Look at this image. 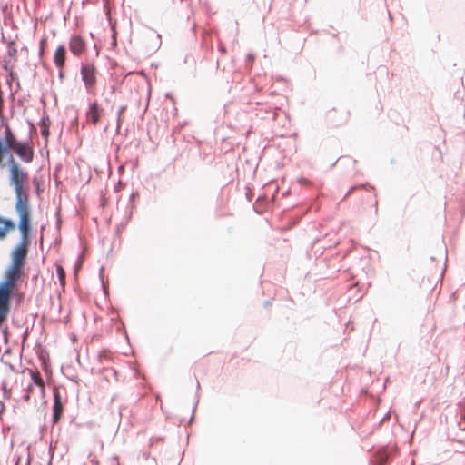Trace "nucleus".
Masks as SVG:
<instances>
[{"label": "nucleus", "instance_id": "1", "mask_svg": "<svg viewBox=\"0 0 465 465\" xmlns=\"http://www.w3.org/2000/svg\"><path fill=\"white\" fill-rule=\"evenodd\" d=\"M10 175L15 192V208L18 217H32L29 195L27 189L25 188L27 173L20 168L14 159L10 161Z\"/></svg>", "mask_w": 465, "mask_h": 465}, {"label": "nucleus", "instance_id": "2", "mask_svg": "<svg viewBox=\"0 0 465 465\" xmlns=\"http://www.w3.org/2000/svg\"><path fill=\"white\" fill-rule=\"evenodd\" d=\"M23 273V268L10 265L5 272V279L0 283V314L5 319L10 310L11 293Z\"/></svg>", "mask_w": 465, "mask_h": 465}, {"label": "nucleus", "instance_id": "3", "mask_svg": "<svg viewBox=\"0 0 465 465\" xmlns=\"http://www.w3.org/2000/svg\"><path fill=\"white\" fill-rule=\"evenodd\" d=\"M32 217H19L18 229L21 233V241L12 252L11 265L24 268L28 247L31 242Z\"/></svg>", "mask_w": 465, "mask_h": 465}, {"label": "nucleus", "instance_id": "4", "mask_svg": "<svg viewBox=\"0 0 465 465\" xmlns=\"http://www.w3.org/2000/svg\"><path fill=\"white\" fill-rule=\"evenodd\" d=\"M97 68L93 64H86L81 67V76L88 90L94 88L96 84Z\"/></svg>", "mask_w": 465, "mask_h": 465}, {"label": "nucleus", "instance_id": "5", "mask_svg": "<svg viewBox=\"0 0 465 465\" xmlns=\"http://www.w3.org/2000/svg\"><path fill=\"white\" fill-rule=\"evenodd\" d=\"M53 395H54L53 421H54V423H57L63 415L64 402L62 401L59 389L57 387L54 388Z\"/></svg>", "mask_w": 465, "mask_h": 465}, {"label": "nucleus", "instance_id": "6", "mask_svg": "<svg viewBox=\"0 0 465 465\" xmlns=\"http://www.w3.org/2000/svg\"><path fill=\"white\" fill-rule=\"evenodd\" d=\"M70 52L75 56H81L86 51V43L80 35H74L69 41Z\"/></svg>", "mask_w": 465, "mask_h": 465}, {"label": "nucleus", "instance_id": "7", "mask_svg": "<svg viewBox=\"0 0 465 465\" xmlns=\"http://www.w3.org/2000/svg\"><path fill=\"white\" fill-rule=\"evenodd\" d=\"M102 109L99 108L96 102L93 103L86 114L87 121L92 123L94 125H96L100 121Z\"/></svg>", "mask_w": 465, "mask_h": 465}, {"label": "nucleus", "instance_id": "8", "mask_svg": "<svg viewBox=\"0 0 465 465\" xmlns=\"http://www.w3.org/2000/svg\"><path fill=\"white\" fill-rule=\"evenodd\" d=\"M15 229L13 221L0 217V239H5L10 232Z\"/></svg>", "mask_w": 465, "mask_h": 465}, {"label": "nucleus", "instance_id": "9", "mask_svg": "<svg viewBox=\"0 0 465 465\" xmlns=\"http://www.w3.org/2000/svg\"><path fill=\"white\" fill-rule=\"evenodd\" d=\"M66 50L64 45H60L54 52V63L57 68L62 69L65 64Z\"/></svg>", "mask_w": 465, "mask_h": 465}, {"label": "nucleus", "instance_id": "10", "mask_svg": "<svg viewBox=\"0 0 465 465\" xmlns=\"http://www.w3.org/2000/svg\"><path fill=\"white\" fill-rule=\"evenodd\" d=\"M14 152L26 163L33 159V152L26 144L20 143Z\"/></svg>", "mask_w": 465, "mask_h": 465}, {"label": "nucleus", "instance_id": "11", "mask_svg": "<svg viewBox=\"0 0 465 465\" xmlns=\"http://www.w3.org/2000/svg\"><path fill=\"white\" fill-rule=\"evenodd\" d=\"M270 206L271 202L266 197H259L254 203V209L258 213H263L270 208Z\"/></svg>", "mask_w": 465, "mask_h": 465}, {"label": "nucleus", "instance_id": "12", "mask_svg": "<svg viewBox=\"0 0 465 465\" xmlns=\"http://www.w3.org/2000/svg\"><path fill=\"white\" fill-rule=\"evenodd\" d=\"M30 377L34 383L40 388L42 394L45 393V381L41 377L40 372L37 370H28Z\"/></svg>", "mask_w": 465, "mask_h": 465}, {"label": "nucleus", "instance_id": "13", "mask_svg": "<svg viewBox=\"0 0 465 465\" xmlns=\"http://www.w3.org/2000/svg\"><path fill=\"white\" fill-rule=\"evenodd\" d=\"M5 143L7 147L13 151L20 144L9 129L6 131Z\"/></svg>", "mask_w": 465, "mask_h": 465}, {"label": "nucleus", "instance_id": "14", "mask_svg": "<svg viewBox=\"0 0 465 465\" xmlns=\"http://www.w3.org/2000/svg\"><path fill=\"white\" fill-rule=\"evenodd\" d=\"M98 361L101 364H108L112 361L111 353L105 350L102 351L98 354Z\"/></svg>", "mask_w": 465, "mask_h": 465}, {"label": "nucleus", "instance_id": "15", "mask_svg": "<svg viewBox=\"0 0 465 465\" xmlns=\"http://www.w3.org/2000/svg\"><path fill=\"white\" fill-rule=\"evenodd\" d=\"M56 272L59 278V282L62 286L65 285V272L61 265L56 266Z\"/></svg>", "mask_w": 465, "mask_h": 465}, {"label": "nucleus", "instance_id": "16", "mask_svg": "<svg viewBox=\"0 0 465 465\" xmlns=\"http://www.w3.org/2000/svg\"><path fill=\"white\" fill-rule=\"evenodd\" d=\"M47 45V39L46 38H43L41 41H40V55H43L44 52H45V46Z\"/></svg>", "mask_w": 465, "mask_h": 465}, {"label": "nucleus", "instance_id": "17", "mask_svg": "<svg viewBox=\"0 0 465 465\" xmlns=\"http://www.w3.org/2000/svg\"><path fill=\"white\" fill-rule=\"evenodd\" d=\"M126 109V106H122L120 109H119V112H118V118H117V123H118V126H120L121 123H122V114H124V112L125 111Z\"/></svg>", "mask_w": 465, "mask_h": 465}, {"label": "nucleus", "instance_id": "18", "mask_svg": "<svg viewBox=\"0 0 465 465\" xmlns=\"http://www.w3.org/2000/svg\"><path fill=\"white\" fill-rule=\"evenodd\" d=\"M379 456L381 464L386 462V454L384 452L380 453Z\"/></svg>", "mask_w": 465, "mask_h": 465}, {"label": "nucleus", "instance_id": "19", "mask_svg": "<svg viewBox=\"0 0 465 465\" xmlns=\"http://www.w3.org/2000/svg\"><path fill=\"white\" fill-rule=\"evenodd\" d=\"M5 321V318L0 314V326Z\"/></svg>", "mask_w": 465, "mask_h": 465}, {"label": "nucleus", "instance_id": "20", "mask_svg": "<svg viewBox=\"0 0 465 465\" xmlns=\"http://www.w3.org/2000/svg\"><path fill=\"white\" fill-rule=\"evenodd\" d=\"M42 134H43V135H48V130L44 129V130L42 131Z\"/></svg>", "mask_w": 465, "mask_h": 465}, {"label": "nucleus", "instance_id": "21", "mask_svg": "<svg viewBox=\"0 0 465 465\" xmlns=\"http://www.w3.org/2000/svg\"><path fill=\"white\" fill-rule=\"evenodd\" d=\"M32 391V387H29L28 388V393H30Z\"/></svg>", "mask_w": 465, "mask_h": 465}, {"label": "nucleus", "instance_id": "22", "mask_svg": "<svg viewBox=\"0 0 465 465\" xmlns=\"http://www.w3.org/2000/svg\"><path fill=\"white\" fill-rule=\"evenodd\" d=\"M354 189H355V187H352V188L351 189V191L349 192V193H351L352 191H354Z\"/></svg>", "mask_w": 465, "mask_h": 465}]
</instances>
